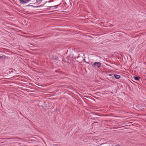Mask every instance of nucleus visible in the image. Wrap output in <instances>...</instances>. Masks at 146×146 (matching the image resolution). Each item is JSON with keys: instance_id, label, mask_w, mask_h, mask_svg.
Here are the masks:
<instances>
[{"instance_id": "f03ea898", "label": "nucleus", "mask_w": 146, "mask_h": 146, "mask_svg": "<svg viewBox=\"0 0 146 146\" xmlns=\"http://www.w3.org/2000/svg\"><path fill=\"white\" fill-rule=\"evenodd\" d=\"M20 3L23 4H24L29 2L31 0H19Z\"/></svg>"}, {"instance_id": "423d86ee", "label": "nucleus", "mask_w": 146, "mask_h": 146, "mask_svg": "<svg viewBox=\"0 0 146 146\" xmlns=\"http://www.w3.org/2000/svg\"><path fill=\"white\" fill-rule=\"evenodd\" d=\"M53 7H56V6H49L48 7L47 9L49 10V9L50 8H53Z\"/></svg>"}, {"instance_id": "39448f33", "label": "nucleus", "mask_w": 146, "mask_h": 146, "mask_svg": "<svg viewBox=\"0 0 146 146\" xmlns=\"http://www.w3.org/2000/svg\"><path fill=\"white\" fill-rule=\"evenodd\" d=\"M140 77L138 76L136 77L135 76L134 77V79L135 80L139 81L140 79Z\"/></svg>"}, {"instance_id": "20e7f679", "label": "nucleus", "mask_w": 146, "mask_h": 146, "mask_svg": "<svg viewBox=\"0 0 146 146\" xmlns=\"http://www.w3.org/2000/svg\"><path fill=\"white\" fill-rule=\"evenodd\" d=\"M42 1L43 0H35L34 1L35 3L34 4H35V3H36L40 4L42 2Z\"/></svg>"}, {"instance_id": "f257e3e1", "label": "nucleus", "mask_w": 146, "mask_h": 146, "mask_svg": "<svg viewBox=\"0 0 146 146\" xmlns=\"http://www.w3.org/2000/svg\"><path fill=\"white\" fill-rule=\"evenodd\" d=\"M101 63L99 62H94L92 65V66L94 68H99L101 66Z\"/></svg>"}, {"instance_id": "f8f14e48", "label": "nucleus", "mask_w": 146, "mask_h": 146, "mask_svg": "<svg viewBox=\"0 0 146 146\" xmlns=\"http://www.w3.org/2000/svg\"><path fill=\"white\" fill-rule=\"evenodd\" d=\"M30 6V5H27V6Z\"/></svg>"}, {"instance_id": "9d476101", "label": "nucleus", "mask_w": 146, "mask_h": 146, "mask_svg": "<svg viewBox=\"0 0 146 146\" xmlns=\"http://www.w3.org/2000/svg\"><path fill=\"white\" fill-rule=\"evenodd\" d=\"M3 56H0V59L3 58Z\"/></svg>"}, {"instance_id": "6e6552de", "label": "nucleus", "mask_w": 146, "mask_h": 146, "mask_svg": "<svg viewBox=\"0 0 146 146\" xmlns=\"http://www.w3.org/2000/svg\"><path fill=\"white\" fill-rule=\"evenodd\" d=\"M33 7H40V6H37V7H36V6H32Z\"/></svg>"}, {"instance_id": "9b49d317", "label": "nucleus", "mask_w": 146, "mask_h": 146, "mask_svg": "<svg viewBox=\"0 0 146 146\" xmlns=\"http://www.w3.org/2000/svg\"><path fill=\"white\" fill-rule=\"evenodd\" d=\"M109 75L110 76H113V75H112V74H109Z\"/></svg>"}, {"instance_id": "7ed1b4c3", "label": "nucleus", "mask_w": 146, "mask_h": 146, "mask_svg": "<svg viewBox=\"0 0 146 146\" xmlns=\"http://www.w3.org/2000/svg\"><path fill=\"white\" fill-rule=\"evenodd\" d=\"M112 77H114L116 79H119L120 78L121 76L119 75L115 74L113 75V76H112Z\"/></svg>"}, {"instance_id": "0eeeda50", "label": "nucleus", "mask_w": 146, "mask_h": 146, "mask_svg": "<svg viewBox=\"0 0 146 146\" xmlns=\"http://www.w3.org/2000/svg\"><path fill=\"white\" fill-rule=\"evenodd\" d=\"M55 60H58V57L57 56H56L55 57Z\"/></svg>"}, {"instance_id": "1a4fd4ad", "label": "nucleus", "mask_w": 146, "mask_h": 146, "mask_svg": "<svg viewBox=\"0 0 146 146\" xmlns=\"http://www.w3.org/2000/svg\"><path fill=\"white\" fill-rule=\"evenodd\" d=\"M52 2V1L50 0L49 1H48V3H49Z\"/></svg>"}]
</instances>
